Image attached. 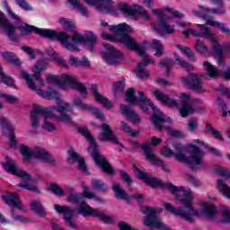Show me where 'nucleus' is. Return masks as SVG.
<instances>
[{
	"label": "nucleus",
	"instance_id": "nucleus-62",
	"mask_svg": "<svg viewBox=\"0 0 230 230\" xmlns=\"http://www.w3.org/2000/svg\"><path fill=\"white\" fill-rule=\"evenodd\" d=\"M222 208V215L225 222H229L230 223V210L227 209V208Z\"/></svg>",
	"mask_w": 230,
	"mask_h": 230
},
{
	"label": "nucleus",
	"instance_id": "nucleus-28",
	"mask_svg": "<svg viewBox=\"0 0 230 230\" xmlns=\"http://www.w3.org/2000/svg\"><path fill=\"white\" fill-rule=\"evenodd\" d=\"M212 42V48L215 51L216 58H217L219 64H222V57H224V49L218 45V40H217V38H211Z\"/></svg>",
	"mask_w": 230,
	"mask_h": 230
},
{
	"label": "nucleus",
	"instance_id": "nucleus-17",
	"mask_svg": "<svg viewBox=\"0 0 230 230\" xmlns=\"http://www.w3.org/2000/svg\"><path fill=\"white\" fill-rule=\"evenodd\" d=\"M88 4L95 6L99 12L105 13H112L114 6H112V0H84Z\"/></svg>",
	"mask_w": 230,
	"mask_h": 230
},
{
	"label": "nucleus",
	"instance_id": "nucleus-12",
	"mask_svg": "<svg viewBox=\"0 0 230 230\" xmlns=\"http://www.w3.org/2000/svg\"><path fill=\"white\" fill-rule=\"evenodd\" d=\"M77 213L83 215L84 217H99L102 222L105 224H112V217L105 214H100V210L91 208L87 202H81L79 208H77Z\"/></svg>",
	"mask_w": 230,
	"mask_h": 230
},
{
	"label": "nucleus",
	"instance_id": "nucleus-38",
	"mask_svg": "<svg viewBox=\"0 0 230 230\" xmlns=\"http://www.w3.org/2000/svg\"><path fill=\"white\" fill-rule=\"evenodd\" d=\"M84 39H85L86 44H88L91 49H93V48L94 47V44L98 42V38H96V35H94L93 31L88 32L84 37Z\"/></svg>",
	"mask_w": 230,
	"mask_h": 230
},
{
	"label": "nucleus",
	"instance_id": "nucleus-13",
	"mask_svg": "<svg viewBox=\"0 0 230 230\" xmlns=\"http://www.w3.org/2000/svg\"><path fill=\"white\" fill-rule=\"evenodd\" d=\"M183 84L194 91V93H199L202 94L204 93V86H202V77L195 73L189 74L186 77L182 78Z\"/></svg>",
	"mask_w": 230,
	"mask_h": 230
},
{
	"label": "nucleus",
	"instance_id": "nucleus-3",
	"mask_svg": "<svg viewBox=\"0 0 230 230\" xmlns=\"http://www.w3.org/2000/svg\"><path fill=\"white\" fill-rule=\"evenodd\" d=\"M154 94L159 102L164 103V105L179 109L181 118H188L189 114H193V112H195V107H193V105H191L190 103L200 102V99H191V95L186 93H181L180 96L181 100V106L179 105V102H177V101L170 98L164 93L156 90L154 92Z\"/></svg>",
	"mask_w": 230,
	"mask_h": 230
},
{
	"label": "nucleus",
	"instance_id": "nucleus-6",
	"mask_svg": "<svg viewBox=\"0 0 230 230\" xmlns=\"http://www.w3.org/2000/svg\"><path fill=\"white\" fill-rule=\"evenodd\" d=\"M32 75H31L26 71H21L20 75L23 80H25L28 87H30L32 91H36L39 94V91H42L37 87L35 84V81L39 82V84L41 85V87H44V80H42V77L40 75H42L43 71H46V63L44 61H38L31 68Z\"/></svg>",
	"mask_w": 230,
	"mask_h": 230
},
{
	"label": "nucleus",
	"instance_id": "nucleus-21",
	"mask_svg": "<svg viewBox=\"0 0 230 230\" xmlns=\"http://www.w3.org/2000/svg\"><path fill=\"white\" fill-rule=\"evenodd\" d=\"M32 156L36 159H40V161H45V163L55 164V159H53V156L49 155V152L46 151L44 148L35 147L33 149Z\"/></svg>",
	"mask_w": 230,
	"mask_h": 230
},
{
	"label": "nucleus",
	"instance_id": "nucleus-48",
	"mask_svg": "<svg viewBox=\"0 0 230 230\" xmlns=\"http://www.w3.org/2000/svg\"><path fill=\"white\" fill-rule=\"evenodd\" d=\"M114 92L116 94H119V93H123L125 91V81H118L114 84Z\"/></svg>",
	"mask_w": 230,
	"mask_h": 230
},
{
	"label": "nucleus",
	"instance_id": "nucleus-15",
	"mask_svg": "<svg viewBox=\"0 0 230 230\" xmlns=\"http://www.w3.org/2000/svg\"><path fill=\"white\" fill-rule=\"evenodd\" d=\"M55 209L58 215H62L64 220L70 227L73 229H76V224H75V220H73V217H75V210L67 206H60L55 205Z\"/></svg>",
	"mask_w": 230,
	"mask_h": 230
},
{
	"label": "nucleus",
	"instance_id": "nucleus-25",
	"mask_svg": "<svg viewBox=\"0 0 230 230\" xmlns=\"http://www.w3.org/2000/svg\"><path fill=\"white\" fill-rule=\"evenodd\" d=\"M2 57L8 62V64H13V66H15L16 67H21L22 66L21 59L12 51L3 52Z\"/></svg>",
	"mask_w": 230,
	"mask_h": 230
},
{
	"label": "nucleus",
	"instance_id": "nucleus-14",
	"mask_svg": "<svg viewBox=\"0 0 230 230\" xmlns=\"http://www.w3.org/2000/svg\"><path fill=\"white\" fill-rule=\"evenodd\" d=\"M103 46L108 51L102 53L104 60H106L110 66H116L119 58H123V53L119 52V50L111 45L104 44Z\"/></svg>",
	"mask_w": 230,
	"mask_h": 230
},
{
	"label": "nucleus",
	"instance_id": "nucleus-58",
	"mask_svg": "<svg viewBox=\"0 0 230 230\" xmlns=\"http://www.w3.org/2000/svg\"><path fill=\"white\" fill-rule=\"evenodd\" d=\"M81 197L78 194H70L67 198L68 202H71L72 204H78L81 200Z\"/></svg>",
	"mask_w": 230,
	"mask_h": 230
},
{
	"label": "nucleus",
	"instance_id": "nucleus-23",
	"mask_svg": "<svg viewBox=\"0 0 230 230\" xmlns=\"http://www.w3.org/2000/svg\"><path fill=\"white\" fill-rule=\"evenodd\" d=\"M3 200H4L5 204L11 206V208H17V209H23L22 205H21V201L17 197L16 193L7 192L6 195L2 196Z\"/></svg>",
	"mask_w": 230,
	"mask_h": 230
},
{
	"label": "nucleus",
	"instance_id": "nucleus-51",
	"mask_svg": "<svg viewBox=\"0 0 230 230\" xmlns=\"http://www.w3.org/2000/svg\"><path fill=\"white\" fill-rule=\"evenodd\" d=\"M0 82H3L4 84H5V85H13V79L4 75V72L0 74Z\"/></svg>",
	"mask_w": 230,
	"mask_h": 230
},
{
	"label": "nucleus",
	"instance_id": "nucleus-47",
	"mask_svg": "<svg viewBox=\"0 0 230 230\" xmlns=\"http://www.w3.org/2000/svg\"><path fill=\"white\" fill-rule=\"evenodd\" d=\"M198 27L200 28V30L203 31L201 32L202 35H204L205 37H207V39H215V36L213 35V33H211V31H209V28H208V26L204 25V24H198Z\"/></svg>",
	"mask_w": 230,
	"mask_h": 230
},
{
	"label": "nucleus",
	"instance_id": "nucleus-46",
	"mask_svg": "<svg viewBox=\"0 0 230 230\" xmlns=\"http://www.w3.org/2000/svg\"><path fill=\"white\" fill-rule=\"evenodd\" d=\"M122 130H124V132H127L128 134L132 136V137H136V136H139V130H137V131L132 130V128H130V126H128L127 122H122Z\"/></svg>",
	"mask_w": 230,
	"mask_h": 230
},
{
	"label": "nucleus",
	"instance_id": "nucleus-2",
	"mask_svg": "<svg viewBox=\"0 0 230 230\" xmlns=\"http://www.w3.org/2000/svg\"><path fill=\"white\" fill-rule=\"evenodd\" d=\"M18 30H20L22 35H30L34 31V33L40 35V37L49 39L50 40L57 39V40L65 46L66 49H69L70 51H79L78 47H76L75 43L68 42L69 35H67V32L66 31L57 32V31L42 30L29 24H25V26L18 25Z\"/></svg>",
	"mask_w": 230,
	"mask_h": 230
},
{
	"label": "nucleus",
	"instance_id": "nucleus-27",
	"mask_svg": "<svg viewBox=\"0 0 230 230\" xmlns=\"http://www.w3.org/2000/svg\"><path fill=\"white\" fill-rule=\"evenodd\" d=\"M64 74L58 78L57 75H49L47 77L48 82H50L51 84H56L57 85H59L61 89H66L67 87V79H63Z\"/></svg>",
	"mask_w": 230,
	"mask_h": 230
},
{
	"label": "nucleus",
	"instance_id": "nucleus-18",
	"mask_svg": "<svg viewBox=\"0 0 230 230\" xmlns=\"http://www.w3.org/2000/svg\"><path fill=\"white\" fill-rule=\"evenodd\" d=\"M102 132L100 135L101 141H111L115 145H119L118 137L114 136V131L111 129V126L107 123L102 124Z\"/></svg>",
	"mask_w": 230,
	"mask_h": 230
},
{
	"label": "nucleus",
	"instance_id": "nucleus-1",
	"mask_svg": "<svg viewBox=\"0 0 230 230\" xmlns=\"http://www.w3.org/2000/svg\"><path fill=\"white\" fill-rule=\"evenodd\" d=\"M177 188H181V191L185 192V194L177 196V193H172V195H175L176 200H178L180 204H182L184 208H189V210H184L181 208H175L172 204L164 203V206L166 211L172 213V215H175L176 217H181V218H184L188 222H193L192 217H202V215H205L207 218H215V216L217 215V208L215 205H208L206 202L200 201V206L203 208V211L197 210L193 208V193L190 190H186L184 187Z\"/></svg>",
	"mask_w": 230,
	"mask_h": 230
},
{
	"label": "nucleus",
	"instance_id": "nucleus-9",
	"mask_svg": "<svg viewBox=\"0 0 230 230\" xmlns=\"http://www.w3.org/2000/svg\"><path fill=\"white\" fill-rule=\"evenodd\" d=\"M39 114H41L44 118H52L57 121H63L64 123H71V116L63 115L62 117H58L53 111H49L48 108H40L39 106L35 107L31 111V118L32 121V127L37 128L39 127Z\"/></svg>",
	"mask_w": 230,
	"mask_h": 230
},
{
	"label": "nucleus",
	"instance_id": "nucleus-34",
	"mask_svg": "<svg viewBox=\"0 0 230 230\" xmlns=\"http://www.w3.org/2000/svg\"><path fill=\"white\" fill-rule=\"evenodd\" d=\"M146 65L145 63H140L137 66L135 73L139 78H148V73H146Z\"/></svg>",
	"mask_w": 230,
	"mask_h": 230
},
{
	"label": "nucleus",
	"instance_id": "nucleus-63",
	"mask_svg": "<svg viewBox=\"0 0 230 230\" xmlns=\"http://www.w3.org/2000/svg\"><path fill=\"white\" fill-rule=\"evenodd\" d=\"M197 119L190 118L189 120V128L191 132H193L194 130H197Z\"/></svg>",
	"mask_w": 230,
	"mask_h": 230
},
{
	"label": "nucleus",
	"instance_id": "nucleus-52",
	"mask_svg": "<svg viewBox=\"0 0 230 230\" xmlns=\"http://www.w3.org/2000/svg\"><path fill=\"white\" fill-rule=\"evenodd\" d=\"M119 8L123 13H126V15H132V7L128 6V4H119Z\"/></svg>",
	"mask_w": 230,
	"mask_h": 230
},
{
	"label": "nucleus",
	"instance_id": "nucleus-64",
	"mask_svg": "<svg viewBox=\"0 0 230 230\" xmlns=\"http://www.w3.org/2000/svg\"><path fill=\"white\" fill-rule=\"evenodd\" d=\"M119 230H136L130 226V225L127 224L126 222H119Z\"/></svg>",
	"mask_w": 230,
	"mask_h": 230
},
{
	"label": "nucleus",
	"instance_id": "nucleus-31",
	"mask_svg": "<svg viewBox=\"0 0 230 230\" xmlns=\"http://www.w3.org/2000/svg\"><path fill=\"white\" fill-rule=\"evenodd\" d=\"M113 191L115 192V197L117 199H122V200H128V194L121 188L120 184H113Z\"/></svg>",
	"mask_w": 230,
	"mask_h": 230
},
{
	"label": "nucleus",
	"instance_id": "nucleus-30",
	"mask_svg": "<svg viewBox=\"0 0 230 230\" xmlns=\"http://www.w3.org/2000/svg\"><path fill=\"white\" fill-rule=\"evenodd\" d=\"M204 66L207 71V75L208 76H210V78H217L220 75L218 68H217L215 66L209 64V62L205 61Z\"/></svg>",
	"mask_w": 230,
	"mask_h": 230
},
{
	"label": "nucleus",
	"instance_id": "nucleus-49",
	"mask_svg": "<svg viewBox=\"0 0 230 230\" xmlns=\"http://www.w3.org/2000/svg\"><path fill=\"white\" fill-rule=\"evenodd\" d=\"M93 190H98L100 191H107V188L105 187V183L102 182L101 181L94 180L93 181Z\"/></svg>",
	"mask_w": 230,
	"mask_h": 230
},
{
	"label": "nucleus",
	"instance_id": "nucleus-26",
	"mask_svg": "<svg viewBox=\"0 0 230 230\" xmlns=\"http://www.w3.org/2000/svg\"><path fill=\"white\" fill-rule=\"evenodd\" d=\"M7 37L11 39L13 42H17L18 38L15 36V27L10 23V21L5 22L2 24Z\"/></svg>",
	"mask_w": 230,
	"mask_h": 230
},
{
	"label": "nucleus",
	"instance_id": "nucleus-35",
	"mask_svg": "<svg viewBox=\"0 0 230 230\" xmlns=\"http://www.w3.org/2000/svg\"><path fill=\"white\" fill-rule=\"evenodd\" d=\"M20 152L25 161H30V159L33 156V149H30L28 146H21Z\"/></svg>",
	"mask_w": 230,
	"mask_h": 230
},
{
	"label": "nucleus",
	"instance_id": "nucleus-59",
	"mask_svg": "<svg viewBox=\"0 0 230 230\" xmlns=\"http://www.w3.org/2000/svg\"><path fill=\"white\" fill-rule=\"evenodd\" d=\"M120 175H121L124 182L128 183V186H130V184H132V182H133L132 178H130V176L128 175V172H126L124 171H120Z\"/></svg>",
	"mask_w": 230,
	"mask_h": 230
},
{
	"label": "nucleus",
	"instance_id": "nucleus-16",
	"mask_svg": "<svg viewBox=\"0 0 230 230\" xmlns=\"http://www.w3.org/2000/svg\"><path fill=\"white\" fill-rule=\"evenodd\" d=\"M4 168L8 172V173L16 175L17 177H20V179L26 181V182H33L31 176L28 172L17 170V164H15V163L13 160H9L6 163H4Z\"/></svg>",
	"mask_w": 230,
	"mask_h": 230
},
{
	"label": "nucleus",
	"instance_id": "nucleus-33",
	"mask_svg": "<svg viewBox=\"0 0 230 230\" xmlns=\"http://www.w3.org/2000/svg\"><path fill=\"white\" fill-rule=\"evenodd\" d=\"M59 22L66 31L74 32L75 31H76V25L74 23L73 21L66 20V18H60Z\"/></svg>",
	"mask_w": 230,
	"mask_h": 230
},
{
	"label": "nucleus",
	"instance_id": "nucleus-32",
	"mask_svg": "<svg viewBox=\"0 0 230 230\" xmlns=\"http://www.w3.org/2000/svg\"><path fill=\"white\" fill-rule=\"evenodd\" d=\"M134 15H141L142 17H145L146 21L150 19V15H148L146 10H145L143 6L137 4L132 6L131 16Z\"/></svg>",
	"mask_w": 230,
	"mask_h": 230
},
{
	"label": "nucleus",
	"instance_id": "nucleus-20",
	"mask_svg": "<svg viewBox=\"0 0 230 230\" xmlns=\"http://www.w3.org/2000/svg\"><path fill=\"white\" fill-rule=\"evenodd\" d=\"M141 148L144 151L146 161H150L153 164H161V159L155 155L154 148L149 143L142 144Z\"/></svg>",
	"mask_w": 230,
	"mask_h": 230
},
{
	"label": "nucleus",
	"instance_id": "nucleus-42",
	"mask_svg": "<svg viewBox=\"0 0 230 230\" xmlns=\"http://www.w3.org/2000/svg\"><path fill=\"white\" fill-rule=\"evenodd\" d=\"M74 34L71 36L72 42H77L78 44H87V41L85 40V37L76 31L73 32Z\"/></svg>",
	"mask_w": 230,
	"mask_h": 230
},
{
	"label": "nucleus",
	"instance_id": "nucleus-44",
	"mask_svg": "<svg viewBox=\"0 0 230 230\" xmlns=\"http://www.w3.org/2000/svg\"><path fill=\"white\" fill-rule=\"evenodd\" d=\"M67 2L70 3L74 8H78L84 15H87V9L82 5L78 0H67Z\"/></svg>",
	"mask_w": 230,
	"mask_h": 230
},
{
	"label": "nucleus",
	"instance_id": "nucleus-29",
	"mask_svg": "<svg viewBox=\"0 0 230 230\" xmlns=\"http://www.w3.org/2000/svg\"><path fill=\"white\" fill-rule=\"evenodd\" d=\"M31 206L36 215H39V217H46V209H44V207L39 200H32Z\"/></svg>",
	"mask_w": 230,
	"mask_h": 230
},
{
	"label": "nucleus",
	"instance_id": "nucleus-11",
	"mask_svg": "<svg viewBox=\"0 0 230 230\" xmlns=\"http://www.w3.org/2000/svg\"><path fill=\"white\" fill-rule=\"evenodd\" d=\"M40 96L42 98H47V100H55L58 103V107H54L53 110L57 111L61 116L57 115L58 118H62V116H68L66 112V110L69 109V103L64 102L61 101L60 97H58V92L55 90H49V92L39 91Z\"/></svg>",
	"mask_w": 230,
	"mask_h": 230
},
{
	"label": "nucleus",
	"instance_id": "nucleus-54",
	"mask_svg": "<svg viewBox=\"0 0 230 230\" xmlns=\"http://www.w3.org/2000/svg\"><path fill=\"white\" fill-rule=\"evenodd\" d=\"M9 138H10V146L12 148H15L17 146V139L15 138V135L13 134V128H9Z\"/></svg>",
	"mask_w": 230,
	"mask_h": 230
},
{
	"label": "nucleus",
	"instance_id": "nucleus-45",
	"mask_svg": "<svg viewBox=\"0 0 230 230\" xmlns=\"http://www.w3.org/2000/svg\"><path fill=\"white\" fill-rule=\"evenodd\" d=\"M195 49L199 53H208V46L204 44V41L201 40H197L196 44H195Z\"/></svg>",
	"mask_w": 230,
	"mask_h": 230
},
{
	"label": "nucleus",
	"instance_id": "nucleus-56",
	"mask_svg": "<svg viewBox=\"0 0 230 230\" xmlns=\"http://www.w3.org/2000/svg\"><path fill=\"white\" fill-rule=\"evenodd\" d=\"M74 104L76 106V107H80L81 109H84V110H88L91 109L89 107V105L84 103V102H82V99L80 98H76L75 100H74Z\"/></svg>",
	"mask_w": 230,
	"mask_h": 230
},
{
	"label": "nucleus",
	"instance_id": "nucleus-37",
	"mask_svg": "<svg viewBox=\"0 0 230 230\" xmlns=\"http://www.w3.org/2000/svg\"><path fill=\"white\" fill-rule=\"evenodd\" d=\"M217 186H218L219 191H221V193H223V195H225L226 199H230L229 186H227V184H226L222 180L217 181Z\"/></svg>",
	"mask_w": 230,
	"mask_h": 230
},
{
	"label": "nucleus",
	"instance_id": "nucleus-61",
	"mask_svg": "<svg viewBox=\"0 0 230 230\" xmlns=\"http://www.w3.org/2000/svg\"><path fill=\"white\" fill-rule=\"evenodd\" d=\"M176 61L179 62L180 66H181V67H184L187 71H191V65L186 62V60L176 58Z\"/></svg>",
	"mask_w": 230,
	"mask_h": 230
},
{
	"label": "nucleus",
	"instance_id": "nucleus-22",
	"mask_svg": "<svg viewBox=\"0 0 230 230\" xmlns=\"http://www.w3.org/2000/svg\"><path fill=\"white\" fill-rule=\"evenodd\" d=\"M120 112L124 116H126V118H128V119H130L132 121V123H134V124H137V123H139V121H141V119H139V115H137V113H136V111L134 110H132V108H130L129 106L121 104L120 105Z\"/></svg>",
	"mask_w": 230,
	"mask_h": 230
},
{
	"label": "nucleus",
	"instance_id": "nucleus-50",
	"mask_svg": "<svg viewBox=\"0 0 230 230\" xmlns=\"http://www.w3.org/2000/svg\"><path fill=\"white\" fill-rule=\"evenodd\" d=\"M97 102L102 103L103 107L106 109H112L113 107L112 102L109 99L103 97V95H101Z\"/></svg>",
	"mask_w": 230,
	"mask_h": 230
},
{
	"label": "nucleus",
	"instance_id": "nucleus-4",
	"mask_svg": "<svg viewBox=\"0 0 230 230\" xmlns=\"http://www.w3.org/2000/svg\"><path fill=\"white\" fill-rule=\"evenodd\" d=\"M77 130L89 141V153L91 154L94 163H96L98 166H100V168H102V170L108 175H114V168H112V165H111L109 161L100 154V150H98V146L96 145V140H94V137H93L89 129L86 127H81L78 128Z\"/></svg>",
	"mask_w": 230,
	"mask_h": 230
},
{
	"label": "nucleus",
	"instance_id": "nucleus-8",
	"mask_svg": "<svg viewBox=\"0 0 230 230\" xmlns=\"http://www.w3.org/2000/svg\"><path fill=\"white\" fill-rule=\"evenodd\" d=\"M111 30L114 33V35L120 36L119 42L125 44L128 49L134 50V49L137 46L136 40L128 35V33H132V28L129 27L128 24L119 23L117 26H111Z\"/></svg>",
	"mask_w": 230,
	"mask_h": 230
},
{
	"label": "nucleus",
	"instance_id": "nucleus-60",
	"mask_svg": "<svg viewBox=\"0 0 230 230\" xmlns=\"http://www.w3.org/2000/svg\"><path fill=\"white\" fill-rule=\"evenodd\" d=\"M68 154L70 156V159L68 160V162L70 164H73L75 161H80V159H78L79 158L78 153L75 152V150H69Z\"/></svg>",
	"mask_w": 230,
	"mask_h": 230
},
{
	"label": "nucleus",
	"instance_id": "nucleus-19",
	"mask_svg": "<svg viewBox=\"0 0 230 230\" xmlns=\"http://www.w3.org/2000/svg\"><path fill=\"white\" fill-rule=\"evenodd\" d=\"M63 79L67 80L66 85H70L72 89L78 91L81 94L87 95V87H85V84L77 82L75 77L67 74H64Z\"/></svg>",
	"mask_w": 230,
	"mask_h": 230
},
{
	"label": "nucleus",
	"instance_id": "nucleus-55",
	"mask_svg": "<svg viewBox=\"0 0 230 230\" xmlns=\"http://www.w3.org/2000/svg\"><path fill=\"white\" fill-rule=\"evenodd\" d=\"M22 51L29 55L30 58L35 59V50L28 46H22Z\"/></svg>",
	"mask_w": 230,
	"mask_h": 230
},
{
	"label": "nucleus",
	"instance_id": "nucleus-53",
	"mask_svg": "<svg viewBox=\"0 0 230 230\" xmlns=\"http://www.w3.org/2000/svg\"><path fill=\"white\" fill-rule=\"evenodd\" d=\"M89 111L92 112V114H94L98 119H101V121H105V116L102 111H100V110L97 108H90Z\"/></svg>",
	"mask_w": 230,
	"mask_h": 230
},
{
	"label": "nucleus",
	"instance_id": "nucleus-24",
	"mask_svg": "<svg viewBox=\"0 0 230 230\" xmlns=\"http://www.w3.org/2000/svg\"><path fill=\"white\" fill-rule=\"evenodd\" d=\"M199 17H201V19L207 21V24H209L214 28H220V22L209 19V17H211V9L201 8L200 11L199 12Z\"/></svg>",
	"mask_w": 230,
	"mask_h": 230
},
{
	"label": "nucleus",
	"instance_id": "nucleus-10",
	"mask_svg": "<svg viewBox=\"0 0 230 230\" xmlns=\"http://www.w3.org/2000/svg\"><path fill=\"white\" fill-rule=\"evenodd\" d=\"M138 175L139 179L144 181L147 186H151V188H163L164 190H169L171 193H176L177 197H179V195L186 194V192L182 191L181 188H177V186L172 183H163L161 180L148 176L144 172H139Z\"/></svg>",
	"mask_w": 230,
	"mask_h": 230
},
{
	"label": "nucleus",
	"instance_id": "nucleus-7",
	"mask_svg": "<svg viewBox=\"0 0 230 230\" xmlns=\"http://www.w3.org/2000/svg\"><path fill=\"white\" fill-rule=\"evenodd\" d=\"M190 150L191 156L190 158H188L187 155L181 151V149L174 154V157L177 159V161H180V163L189 164L191 170H199V167L197 166H200V164H202L204 151L200 150L199 146L193 145L190 146Z\"/></svg>",
	"mask_w": 230,
	"mask_h": 230
},
{
	"label": "nucleus",
	"instance_id": "nucleus-43",
	"mask_svg": "<svg viewBox=\"0 0 230 230\" xmlns=\"http://www.w3.org/2000/svg\"><path fill=\"white\" fill-rule=\"evenodd\" d=\"M159 23H160V27L162 28V30L164 33H167V34L175 33V29H173V27H171L170 25H168V23H166V22H164V20H163V19L160 20Z\"/></svg>",
	"mask_w": 230,
	"mask_h": 230
},
{
	"label": "nucleus",
	"instance_id": "nucleus-40",
	"mask_svg": "<svg viewBox=\"0 0 230 230\" xmlns=\"http://www.w3.org/2000/svg\"><path fill=\"white\" fill-rule=\"evenodd\" d=\"M84 192H83V197L84 199H94V200H97L98 202H102V198H99L96 196V193L89 191V187L84 186Z\"/></svg>",
	"mask_w": 230,
	"mask_h": 230
},
{
	"label": "nucleus",
	"instance_id": "nucleus-41",
	"mask_svg": "<svg viewBox=\"0 0 230 230\" xmlns=\"http://www.w3.org/2000/svg\"><path fill=\"white\" fill-rule=\"evenodd\" d=\"M126 102L128 103H136L137 102V97H136V92L134 88H129L126 92Z\"/></svg>",
	"mask_w": 230,
	"mask_h": 230
},
{
	"label": "nucleus",
	"instance_id": "nucleus-57",
	"mask_svg": "<svg viewBox=\"0 0 230 230\" xmlns=\"http://www.w3.org/2000/svg\"><path fill=\"white\" fill-rule=\"evenodd\" d=\"M18 187L23 188L24 190H29L30 191H36L37 193H39V189L37 188V186L31 185L30 183L19 184Z\"/></svg>",
	"mask_w": 230,
	"mask_h": 230
},
{
	"label": "nucleus",
	"instance_id": "nucleus-39",
	"mask_svg": "<svg viewBox=\"0 0 230 230\" xmlns=\"http://www.w3.org/2000/svg\"><path fill=\"white\" fill-rule=\"evenodd\" d=\"M153 47L155 49H156V52L155 54V57H163V55H164V47L163 46V44H161V41H159L158 40H154Z\"/></svg>",
	"mask_w": 230,
	"mask_h": 230
},
{
	"label": "nucleus",
	"instance_id": "nucleus-36",
	"mask_svg": "<svg viewBox=\"0 0 230 230\" xmlns=\"http://www.w3.org/2000/svg\"><path fill=\"white\" fill-rule=\"evenodd\" d=\"M48 190L51 191L52 193H54V195H57L58 197H64L65 195L64 190L60 188V186H58L57 183H50Z\"/></svg>",
	"mask_w": 230,
	"mask_h": 230
},
{
	"label": "nucleus",
	"instance_id": "nucleus-5",
	"mask_svg": "<svg viewBox=\"0 0 230 230\" xmlns=\"http://www.w3.org/2000/svg\"><path fill=\"white\" fill-rule=\"evenodd\" d=\"M139 98L137 99L136 104L139 105L144 111V112H148V106L155 111L154 114L151 116V121L154 123L155 128L157 130H163L164 127V123H166V119H164V114L161 112L159 110H157V107H155V104L152 102L151 100L148 99L147 96L145 95V93L139 92Z\"/></svg>",
	"mask_w": 230,
	"mask_h": 230
}]
</instances>
